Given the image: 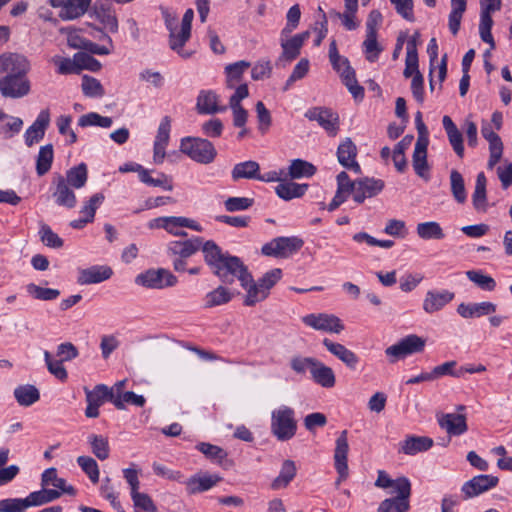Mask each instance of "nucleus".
Instances as JSON below:
<instances>
[{
    "mask_svg": "<svg viewBox=\"0 0 512 512\" xmlns=\"http://www.w3.org/2000/svg\"><path fill=\"white\" fill-rule=\"evenodd\" d=\"M270 430L279 441L292 439L297 431L295 412L291 407L280 406L271 413Z\"/></svg>",
    "mask_w": 512,
    "mask_h": 512,
    "instance_id": "obj_1",
    "label": "nucleus"
},
{
    "mask_svg": "<svg viewBox=\"0 0 512 512\" xmlns=\"http://www.w3.org/2000/svg\"><path fill=\"white\" fill-rule=\"evenodd\" d=\"M180 151L200 164L212 163L217 155L214 145L209 140L199 137L183 138Z\"/></svg>",
    "mask_w": 512,
    "mask_h": 512,
    "instance_id": "obj_2",
    "label": "nucleus"
},
{
    "mask_svg": "<svg viewBox=\"0 0 512 512\" xmlns=\"http://www.w3.org/2000/svg\"><path fill=\"white\" fill-rule=\"evenodd\" d=\"M329 60L336 71H341V65L344 66V71L341 72V79L349 92L353 95L354 98H362L364 95V89L360 85H358L355 71L350 66V63L347 58L342 57L338 53L337 44L335 40H332L329 46Z\"/></svg>",
    "mask_w": 512,
    "mask_h": 512,
    "instance_id": "obj_3",
    "label": "nucleus"
},
{
    "mask_svg": "<svg viewBox=\"0 0 512 512\" xmlns=\"http://www.w3.org/2000/svg\"><path fill=\"white\" fill-rule=\"evenodd\" d=\"M203 244L201 237H192L181 241H171L167 245V253L173 257V268L176 272L186 271V259L194 255Z\"/></svg>",
    "mask_w": 512,
    "mask_h": 512,
    "instance_id": "obj_4",
    "label": "nucleus"
},
{
    "mask_svg": "<svg viewBox=\"0 0 512 512\" xmlns=\"http://www.w3.org/2000/svg\"><path fill=\"white\" fill-rule=\"evenodd\" d=\"M212 272L224 284H232L235 280L241 283L247 279V274L249 273L243 261L239 257L230 254H228Z\"/></svg>",
    "mask_w": 512,
    "mask_h": 512,
    "instance_id": "obj_5",
    "label": "nucleus"
},
{
    "mask_svg": "<svg viewBox=\"0 0 512 512\" xmlns=\"http://www.w3.org/2000/svg\"><path fill=\"white\" fill-rule=\"evenodd\" d=\"M303 245L304 241L297 236L277 237L263 245L261 251L265 256L287 258L299 251Z\"/></svg>",
    "mask_w": 512,
    "mask_h": 512,
    "instance_id": "obj_6",
    "label": "nucleus"
},
{
    "mask_svg": "<svg viewBox=\"0 0 512 512\" xmlns=\"http://www.w3.org/2000/svg\"><path fill=\"white\" fill-rule=\"evenodd\" d=\"M178 280L175 275L170 271L160 269H149L143 273H140L135 278L137 285L143 286L149 289H163L166 287H173L177 284Z\"/></svg>",
    "mask_w": 512,
    "mask_h": 512,
    "instance_id": "obj_7",
    "label": "nucleus"
},
{
    "mask_svg": "<svg viewBox=\"0 0 512 512\" xmlns=\"http://www.w3.org/2000/svg\"><path fill=\"white\" fill-rule=\"evenodd\" d=\"M425 344V339L418 335L411 334L402 338L396 344L386 348L385 354L391 358L390 361L393 363L408 355L422 352Z\"/></svg>",
    "mask_w": 512,
    "mask_h": 512,
    "instance_id": "obj_8",
    "label": "nucleus"
},
{
    "mask_svg": "<svg viewBox=\"0 0 512 512\" xmlns=\"http://www.w3.org/2000/svg\"><path fill=\"white\" fill-rule=\"evenodd\" d=\"M302 321L315 330L327 333L340 334L345 328L339 317L327 313L308 314L302 317Z\"/></svg>",
    "mask_w": 512,
    "mask_h": 512,
    "instance_id": "obj_9",
    "label": "nucleus"
},
{
    "mask_svg": "<svg viewBox=\"0 0 512 512\" xmlns=\"http://www.w3.org/2000/svg\"><path fill=\"white\" fill-rule=\"evenodd\" d=\"M398 486V492H396L397 496L382 501L379 505L378 512H407L409 510V497L411 494L410 481L400 480Z\"/></svg>",
    "mask_w": 512,
    "mask_h": 512,
    "instance_id": "obj_10",
    "label": "nucleus"
},
{
    "mask_svg": "<svg viewBox=\"0 0 512 512\" xmlns=\"http://www.w3.org/2000/svg\"><path fill=\"white\" fill-rule=\"evenodd\" d=\"M30 92V81L26 76L5 75L0 78V93L7 98H21Z\"/></svg>",
    "mask_w": 512,
    "mask_h": 512,
    "instance_id": "obj_11",
    "label": "nucleus"
},
{
    "mask_svg": "<svg viewBox=\"0 0 512 512\" xmlns=\"http://www.w3.org/2000/svg\"><path fill=\"white\" fill-rule=\"evenodd\" d=\"M31 65L28 58L19 53L5 52L0 55V73L6 75L26 76Z\"/></svg>",
    "mask_w": 512,
    "mask_h": 512,
    "instance_id": "obj_12",
    "label": "nucleus"
},
{
    "mask_svg": "<svg viewBox=\"0 0 512 512\" xmlns=\"http://www.w3.org/2000/svg\"><path fill=\"white\" fill-rule=\"evenodd\" d=\"M305 117L316 121L330 136H335L339 130V117L329 108L313 107L305 112Z\"/></svg>",
    "mask_w": 512,
    "mask_h": 512,
    "instance_id": "obj_13",
    "label": "nucleus"
},
{
    "mask_svg": "<svg viewBox=\"0 0 512 512\" xmlns=\"http://www.w3.org/2000/svg\"><path fill=\"white\" fill-rule=\"evenodd\" d=\"M348 451V432L343 430L335 441L334 464L339 475L336 484H339L348 477Z\"/></svg>",
    "mask_w": 512,
    "mask_h": 512,
    "instance_id": "obj_14",
    "label": "nucleus"
},
{
    "mask_svg": "<svg viewBox=\"0 0 512 512\" xmlns=\"http://www.w3.org/2000/svg\"><path fill=\"white\" fill-rule=\"evenodd\" d=\"M499 482L498 477L488 474H481L466 481L461 491L465 499L476 497L492 488Z\"/></svg>",
    "mask_w": 512,
    "mask_h": 512,
    "instance_id": "obj_15",
    "label": "nucleus"
},
{
    "mask_svg": "<svg viewBox=\"0 0 512 512\" xmlns=\"http://www.w3.org/2000/svg\"><path fill=\"white\" fill-rule=\"evenodd\" d=\"M357 147L351 138H345L337 148V159L339 163L346 169L356 174L361 173V167L356 161Z\"/></svg>",
    "mask_w": 512,
    "mask_h": 512,
    "instance_id": "obj_16",
    "label": "nucleus"
},
{
    "mask_svg": "<svg viewBox=\"0 0 512 512\" xmlns=\"http://www.w3.org/2000/svg\"><path fill=\"white\" fill-rule=\"evenodd\" d=\"M50 123V112L48 109H43L38 114L33 124L25 131L24 139L28 147L33 146L44 138L46 129Z\"/></svg>",
    "mask_w": 512,
    "mask_h": 512,
    "instance_id": "obj_17",
    "label": "nucleus"
},
{
    "mask_svg": "<svg viewBox=\"0 0 512 512\" xmlns=\"http://www.w3.org/2000/svg\"><path fill=\"white\" fill-rule=\"evenodd\" d=\"M53 184L55 185L53 197L56 204L69 209L74 208L77 203L76 195L71 189V186L66 184L64 176L60 174L54 175Z\"/></svg>",
    "mask_w": 512,
    "mask_h": 512,
    "instance_id": "obj_18",
    "label": "nucleus"
},
{
    "mask_svg": "<svg viewBox=\"0 0 512 512\" xmlns=\"http://www.w3.org/2000/svg\"><path fill=\"white\" fill-rule=\"evenodd\" d=\"M455 297V294L449 290H429L423 300L422 308L432 314L442 310Z\"/></svg>",
    "mask_w": 512,
    "mask_h": 512,
    "instance_id": "obj_19",
    "label": "nucleus"
},
{
    "mask_svg": "<svg viewBox=\"0 0 512 512\" xmlns=\"http://www.w3.org/2000/svg\"><path fill=\"white\" fill-rule=\"evenodd\" d=\"M310 32L305 31L294 35L291 38L280 39L282 54L280 60L291 62L300 55V51L304 43L309 39Z\"/></svg>",
    "mask_w": 512,
    "mask_h": 512,
    "instance_id": "obj_20",
    "label": "nucleus"
},
{
    "mask_svg": "<svg viewBox=\"0 0 512 512\" xmlns=\"http://www.w3.org/2000/svg\"><path fill=\"white\" fill-rule=\"evenodd\" d=\"M356 184L354 201L357 203H363L366 198L378 195L385 187L383 180L369 177L357 179Z\"/></svg>",
    "mask_w": 512,
    "mask_h": 512,
    "instance_id": "obj_21",
    "label": "nucleus"
},
{
    "mask_svg": "<svg viewBox=\"0 0 512 512\" xmlns=\"http://www.w3.org/2000/svg\"><path fill=\"white\" fill-rule=\"evenodd\" d=\"M428 137L418 138L414 147V152L412 156V164L415 170V173L425 179H429L428 171L429 166L427 163V147H428Z\"/></svg>",
    "mask_w": 512,
    "mask_h": 512,
    "instance_id": "obj_22",
    "label": "nucleus"
},
{
    "mask_svg": "<svg viewBox=\"0 0 512 512\" xmlns=\"http://www.w3.org/2000/svg\"><path fill=\"white\" fill-rule=\"evenodd\" d=\"M439 426L451 436H459L468 430L466 416L458 413H446L437 417Z\"/></svg>",
    "mask_w": 512,
    "mask_h": 512,
    "instance_id": "obj_23",
    "label": "nucleus"
},
{
    "mask_svg": "<svg viewBox=\"0 0 512 512\" xmlns=\"http://www.w3.org/2000/svg\"><path fill=\"white\" fill-rule=\"evenodd\" d=\"M362 5L366 6L370 0H361ZM345 11L343 13L331 10L329 12L330 17H335L341 20L342 25L347 30H355L359 26V22L356 20V13L358 11V0H344Z\"/></svg>",
    "mask_w": 512,
    "mask_h": 512,
    "instance_id": "obj_24",
    "label": "nucleus"
},
{
    "mask_svg": "<svg viewBox=\"0 0 512 512\" xmlns=\"http://www.w3.org/2000/svg\"><path fill=\"white\" fill-rule=\"evenodd\" d=\"M322 344L332 355L342 361L348 368L356 369L359 363V357L353 351L346 348L343 344L333 342L328 338H324Z\"/></svg>",
    "mask_w": 512,
    "mask_h": 512,
    "instance_id": "obj_25",
    "label": "nucleus"
},
{
    "mask_svg": "<svg viewBox=\"0 0 512 512\" xmlns=\"http://www.w3.org/2000/svg\"><path fill=\"white\" fill-rule=\"evenodd\" d=\"M240 285L246 291L243 304L247 307L255 306L268 297L265 290L260 287V283L253 279L250 272L247 274V279L241 282Z\"/></svg>",
    "mask_w": 512,
    "mask_h": 512,
    "instance_id": "obj_26",
    "label": "nucleus"
},
{
    "mask_svg": "<svg viewBox=\"0 0 512 512\" xmlns=\"http://www.w3.org/2000/svg\"><path fill=\"white\" fill-rule=\"evenodd\" d=\"M113 274L109 266H92L81 269L77 278L80 285H90L108 280Z\"/></svg>",
    "mask_w": 512,
    "mask_h": 512,
    "instance_id": "obj_27",
    "label": "nucleus"
},
{
    "mask_svg": "<svg viewBox=\"0 0 512 512\" xmlns=\"http://www.w3.org/2000/svg\"><path fill=\"white\" fill-rule=\"evenodd\" d=\"M222 478L218 475H195L186 482V491L188 494H196L207 491L220 482Z\"/></svg>",
    "mask_w": 512,
    "mask_h": 512,
    "instance_id": "obj_28",
    "label": "nucleus"
},
{
    "mask_svg": "<svg viewBox=\"0 0 512 512\" xmlns=\"http://www.w3.org/2000/svg\"><path fill=\"white\" fill-rule=\"evenodd\" d=\"M433 446V440L426 436H409L400 443L399 452L406 455H415L429 450Z\"/></svg>",
    "mask_w": 512,
    "mask_h": 512,
    "instance_id": "obj_29",
    "label": "nucleus"
},
{
    "mask_svg": "<svg viewBox=\"0 0 512 512\" xmlns=\"http://www.w3.org/2000/svg\"><path fill=\"white\" fill-rule=\"evenodd\" d=\"M310 375L315 383L324 388H332L335 386L336 377L333 369L318 359H316Z\"/></svg>",
    "mask_w": 512,
    "mask_h": 512,
    "instance_id": "obj_30",
    "label": "nucleus"
},
{
    "mask_svg": "<svg viewBox=\"0 0 512 512\" xmlns=\"http://www.w3.org/2000/svg\"><path fill=\"white\" fill-rule=\"evenodd\" d=\"M442 124L447 134L450 145L458 157L463 158L464 156V145L463 136L460 130L457 128L452 119L445 115L442 119Z\"/></svg>",
    "mask_w": 512,
    "mask_h": 512,
    "instance_id": "obj_31",
    "label": "nucleus"
},
{
    "mask_svg": "<svg viewBox=\"0 0 512 512\" xmlns=\"http://www.w3.org/2000/svg\"><path fill=\"white\" fill-rule=\"evenodd\" d=\"M234 294L223 285H219L214 290L208 292L203 297V306L211 309L217 306L225 305L233 299Z\"/></svg>",
    "mask_w": 512,
    "mask_h": 512,
    "instance_id": "obj_32",
    "label": "nucleus"
},
{
    "mask_svg": "<svg viewBox=\"0 0 512 512\" xmlns=\"http://www.w3.org/2000/svg\"><path fill=\"white\" fill-rule=\"evenodd\" d=\"M496 311V305L492 302H481L475 304L461 303L457 307V312L463 318L481 317L492 314Z\"/></svg>",
    "mask_w": 512,
    "mask_h": 512,
    "instance_id": "obj_33",
    "label": "nucleus"
},
{
    "mask_svg": "<svg viewBox=\"0 0 512 512\" xmlns=\"http://www.w3.org/2000/svg\"><path fill=\"white\" fill-rule=\"evenodd\" d=\"M68 45L75 49H83L89 53L96 55H109L110 48L106 46H100L86 38H83L77 34H70L68 36Z\"/></svg>",
    "mask_w": 512,
    "mask_h": 512,
    "instance_id": "obj_34",
    "label": "nucleus"
},
{
    "mask_svg": "<svg viewBox=\"0 0 512 512\" xmlns=\"http://www.w3.org/2000/svg\"><path fill=\"white\" fill-rule=\"evenodd\" d=\"M197 108L199 113L214 114L223 112L226 107H218V96L213 91H201L197 98Z\"/></svg>",
    "mask_w": 512,
    "mask_h": 512,
    "instance_id": "obj_35",
    "label": "nucleus"
},
{
    "mask_svg": "<svg viewBox=\"0 0 512 512\" xmlns=\"http://www.w3.org/2000/svg\"><path fill=\"white\" fill-rule=\"evenodd\" d=\"M191 31L185 29H178L177 27H170V40L169 46L172 50L176 51L181 57L189 58L190 52L183 50V46L189 40Z\"/></svg>",
    "mask_w": 512,
    "mask_h": 512,
    "instance_id": "obj_36",
    "label": "nucleus"
},
{
    "mask_svg": "<svg viewBox=\"0 0 512 512\" xmlns=\"http://www.w3.org/2000/svg\"><path fill=\"white\" fill-rule=\"evenodd\" d=\"M308 188L307 184L281 182L275 187L277 196L285 201L302 197Z\"/></svg>",
    "mask_w": 512,
    "mask_h": 512,
    "instance_id": "obj_37",
    "label": "nucleus"
},
{
    "mask_svg": "<svg viewBox=\"0 0 512 512\" xmlns=\"http://www.w3.org/2000/svg\"><path fill=\"white\" fill-rule=\"evenodd\" d=\"M486 184V176L483 172H480L476 177L475 189L472 195L473 206L480 212H486L487 210Z\"/></svg>",
    "mask_w": 512,
    "mask_h": 512,
    "instance_id": "obj_38",
    "label": "nucleus"
},
{
    "mask_svg": "<svg viewBox=\"0 0 512 512\" xmlns=\"http://www.w3.org/2000/svg\"><path fill=\"white\" fill-rule=\"evenodd\" d=\"M41 484L43 487L53 486L61 490L62 493H66L69 495H75L76 490L73 486L67 485L66 481L63 478H59L57 476V471L55 468L46 469L41 478Z\"/></svg>",
    "mask_w": 512,
    "mask_h": 512,
    "instance_id": "obj_39",
    "label": "nucleus"
},
{
    "mask_svg": "<svg viewBox=\"0 0 512 512\" xmlns=\"http://www.w3.org/2000/svg\"><path fill=\"white\" fill-rule=\"evenodd\" d=\"M14 397L19 405L28 407L39 400L40 393L34 385L25 384L14 389Z\"/></svg>",
    "mask_w": 512,
    "mask_h": 512,
    "instance_id": "obj_40",
    "label": "nucleus"
},
{
    "mask_svg": "<svg viewBox=\"0 0 512 512\" xmlns=\"http://www.w3.org/2000/svg\"><path fill=\"white\" fill-rule=\"evenodd\" d=\"M296 475V466L294 461L285 460L282 464L279 475L272 481L271 488L279 490L288 486Z\"/></svg>",
    "mask_w": 512,
    "mask_h": 512,
    "instance_id": "obj_41",
    "label": "nucleus"
},
{
    "mask_svg": "<svg viewBox=\"0 0 512 512\" xmlns=\"http://www.w3.org/2000/svg\"><path fill=\"white\" fill-rule=\"evenodd\" d=\"M92 0H68L65 10L60 11L59 17L62 20H74L79 18L88 10Z\"/></svg>",
    "mask_w": 512,
    "mask_h": 512,
    "instance_id": "obj_42",
    "label": "nucleus"
},
{
    "mask_svg": "<svg viewBox=\"0 0 512 512\" xmlns=\"http://www.w3.org/2000/svg\"><path fill=\"white\" fill-rule=\"evenodd\" d=\"M61 496V492L54 489L43 488L40 491L30 493L25 499L27 508L40 506L52 502Z\"/></svg>",
    "mask_w": 512,
    "mask_h": 512,
    "instance_id": "obj_43",
    "label": "nucleus"
},
{
    "mask_svg": "<svg viewBox=\"0 0 512 512\" xmlns=\"http://www.w3.org/2000/svg\"><path fill=\"white\" fill-rule=\"evenodd\" d=\"M201 247L205 262L212 270L228 255V253H223L220 247L212 240L203 242Z\"/></svg>",
    "mask_w": 512,
    "mask_h": 512,
    "instance_id": "obj_44",
    "label": "nucleus"
},
{
    "mask_svg": "<svg viewBox=\"0 0 512 512\" xmlns=\"http://www.w3.org/2000/svg\"><path fill=\"white\" fill-rule=\"evenodd\" d=\"M260 166L256 161H245L236 164L231 172L234 181L239 179H257Z\"/></svg>",
    "mask_w": 512,
    "mask_h": 512,
    "instance_id": "obj_45",
    "label": "nucleus"
},
{
    "mask_svg": "<svg viewBox=\"0 0 512 512\" xmlns=\"http://www.w3.org/2000/svg\"><path fill=\"white\" fill-rule=\"evenodd\" d=\"M251 66L250 62L240 60L225 67L226 83L229 88H235L242 79L243 73Z\"/></svg>",
    "mask_w": 512,
    "mask_h": 512,
    "instance_id": "obj_46",
    "label": "nucleus"
},
{
    "mask_svg": "<svg viewBox=\"0 0 512 512\" xmlns=\"http://www.w3.org/2000/svg\"><path fill=\"white\" fill-rule=\"evenodd\" d=\"M451 12L449 14L448 26L453 35H457L460 29L461 20L467 7V0H450Z\"/></svg>",
    "mask_w": 512,
    "mask_h": 512,
    "instance_id": "obj_47",
    "label": "nucleus"
},
{
    "mask_svg": "<svg viewBox=\"0 0 512 512\" xmlns=\"http://www.w3.org/2000/svg\"><path fill=\"white\" fill-rule=\"evenodd\" d=\"M66 184L70 185L75 189L82 188L85 186L88 179V170L85 163H80L66 171L64 177Z\"/></svg>",
    "mask_w": 512,
    "mask_h": 512,
    "instance_id": "obj_48",
    "label": "nucleus"
},
{
    "mask_svg": "<svg viewBox=\"0 0 512 512\" xmlns=\"http://www.w3.org/2000/svg\"><path fill=\"white\" fill-rule=\"evenodd\" d=\"M413 141V136L412 135H406L405 137L402 138V140H400L394 150H393V155H392V159H393V162H394V165H395V168L399 171V172H404L407 168V161H406V158H405V151L409 148V146L411 145Z\"/></svg>",
    "mask_w": 512,
    "mask_h": 512,
    "instance_id": "obj_49",
    "label": "nucleus"
},
{
    "mask_svg": "<svg viewBox=\"0 0 512 512\" xmlns=\"http://www.w3.org/2000/svg\"><path fill=\"white\" fill-rule=\"evenodd\" d=\"M416 232L423 240H441L445 237L440 224L435 221L419 223L416 227Z\"/></svg>",
    "mask_w": 512,
    "mask_h": 512,
    "instance_id": "obj_50",
    "label": "nucleus"
},
{
    "mask_svg": "<svg viewBox=\"0 0 512 512\" xmlns=\"http://www.w3.org/2000/svg\"><path fill=\"white\" fill-rule=\"evenodd\" d=\"M53 157L54 152L52 144L40 147L36 160V172L39 176L45 175L50 170Z\"/></svg>",
    "mask_w": 512,
    "mask_h": 512,
    "instance_id": "obj_51",
    "label": "nucleus"
},
{
    "mask_svg": "<svg viewBox=\"0 0 512 512\" xmlns=\"http://www.w3.org/2000/svg\"><path fill=\"white\" fill-rule=\"evenodd\" d=\"M86 401L87 403H91L94 405L101 406L105 400L111 401L113 403V395L112 391L109 390L104 384H98L94 387L93 390L85 389Z\"/></svg>",
    "mask_w": 512,
    "mask_h": 512,
    "instance_id": "obj_52",
    "label": "nucleus"
},
{
    "mask_svg": "<svg viewBox=\"0 0 512 512\" xmlns=\"http://www.w3.org/2000/svg\"><path fill=\"white\" fill-rule=\"evenodd\" d=\"M316 167L302 159H295L289 166V176L292 179H300L302 177H311L315 174Z\"/></svg>",
    "mask_w": 512,
    "mask_h": 512,
    "instance_id": "obj_53",
    "label": "nucleus"
},
{
    "mask_svg": "<svg viewBox=\"0 0 512 512\" xmlns=\"http://www.w3.org/2000/svg\"><path fill=\"white\" fill-rule=\"evenodd\" d=\"M92 453L99 460H106L110 454L108 439L102 435L92 434L88 437Z\"/></svg>",
    "mask_w": 512,
    "mask_h": 512,
    "instance_id": "obj_54",
    "label": "nucleus"
},
{
    "mask_svg": "<svg viewBox=\"0 0 512 512\" xmlns=\"http://www.w3.org/2000/svg\"><path fill=\"white\" fill-rule=\"evenodd\" d=\"M451 192L458 203H464L467 198L463 176L457 170L450 173Z\"/></svg>",
    "mask_w": 512,
    "mask_h": 512,
    "instance_id": "obj_55",
    "label": "nucleus"
},
{
    "mask_svg": "<svg viewBox=\"0 0 512 512\" xmlns=\"http://www.w3.org/2000/svg\"><path fill=\"white\" fill-rule=\"evenodd\" d=\"M196 449L203 453L206 458L218 464H222L227 458V452L224 449L210 443L201 442L196 445Z\"/></svg>",
    "mask_w": 512,
    "mask_h": 512,
    "instance_id": "obj_56",
    "label": "nucleus"
},
{
    "mask_svg": "<svg viewBox=\"0 0 512 512\" xmlns=\"http://www.w3.org/2000/svg\"><path fill=\"white\" fill-rule=\"evenodd\" d=\"M493 25V20L491 17V13L481 11L480 14V24H479V34L480 38L483 42L490 45L491 49L495 48V42L493 36L491 34V28Z\"/></svg>",
    "mask_w": 512,
    "mask_h": 512,
    "instance_id": "obj_57",
    "label": "nucleus"
},
{
    "mask_svg": "<svg viewBox=\"0 0 512 512\" xmlns=\"http://www.w3.org/2000/svg\"><path fill=\"white\" fill-rule=\"evenodd\" d=\"M112 123V118L101 116L96 112L84 114L78 119V125L80 127L99 126L102 128H109Z\"/></svg>",
    "mask_w": 512,
    "mask_h": 512,
    "instance_id": "obj_58",
    "label": "nucleus"
},
{
    "mask_svg": "<svg viewBox=\"0 0 512 512\" xmlns=\"http://www.w3.org/2000/svg\"><path fill=\"white\" fill-rule=\"evenodd\" d=\"M3 122L4 123L0 125V135L5 139L12 138L15 134H18L23 127V120L21 118L8 114Z\"/></svg>",
    "mask_w": 512,
    "mask_h": 512,
    "instance_id": "obj_59",
    "label": "nucleus"
},
{
    "mask_svg": "<svg viewBox=\"0 0 512 512\" xmlns=\"http://www.w3.org/2000/svg\"><path fill=\"white\" fill-rule=\"evenodd\" d=\"M466 276L482 290L493 291L496 287L495 280L491 276L485 275L480 271L469 270L466 272Z\"/></svg>",
    "mask_w": 512,
    "mask_h": 512,
    "instance_id": "obj_60",
    "label": "nucleus"
},
{
    "mask_svg": "<svg viewBox=\"0 0 512 512\" xmlns=\"http://www.w3.org/2000/svg\"><path fill=\"white\" fill-rule=\"evenodd\" d=\"M96 18L109 32L116 33L118 31L119 25L117 17L110 9L104 7L97 9Z\"/></svg>",
    "mask_w": 512,
    "mask_h": 512,
    "instance_id": "obj_61",
    "label": "nucleus"
},
{
    "mask_svg": "<svg viewBox=\"0 0 512 512\" xmlns=\"http://www.w3.org/2000/svg\"><path fill=\"white\" fill-rule=\"evenodd\" d=\"M81 87L83 94L87 97H102L105 94L100 81L88 75L83 76Z\"/></svg>",
    "mask_w": 512,
    "mask_h": 512,
    "instance_id": "obj_62",
    "label": "nucleus"
},
{
    "mask_svg": "<svg viewBox=\"0 0 512 512\" xmlns=\"http://www.w3.org/2000/svg\"><path fill=\"white\" fill-rule=\"evenodd\" d=\"M146 400L142 395H137L132 391L124 392L122 395L113 398V404L119 410L125 408V404L135 405L137 407H143Z\"/></svg>",
    "mask_w": 512,
    "mask_h": 512,
    "instance_id": "obj_63",
    "label": "nucleus"
},
{
    "mask_svg": "<svg viewBox=\"0 0 512 512\" xmlns=\"http://www.w3.org/2000/svg\"><path fill=\"white\" fill-rule=\"evenodd\" d=\"M27 292L37 300L49 301L58 298L60 291L52 288H43L30 283L26 286Z\"/></svg>",
    "mask_w": 512,
    "mask_h": 512,
    "instance_id": "obj_64",
    "label": "nucleus"
}]
</instances>
